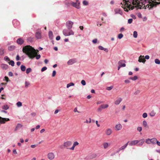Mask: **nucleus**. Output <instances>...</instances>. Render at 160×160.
I'll list each match as a JSON object with an SVG mask.
<instances>
[{
  "label": "nucleus",
  "instance_id": "obj_31",
  "mask_svg": "<svg viewBox=\"0 0 160 160\" xmlns=\"http://www.w3.org/2000/svg\"><path fill=\"white\" fill-rule=\"evenodd\" d=\"M103 148L104 149L107 148L109 146V144L108 143L105 142L103 144Z\"/></svg>",
  "mask_w": 160,
  "mask_h": 160
},
{
  "label": "nucleus",
  "instance_id": "obj_17",
  "mask_svg": "<svg viewBox=\"0 0 160 160\" xmlns=\"http://www.w3.org/2000/svg\"><path fill=\"white\" fill-rule=\"evenodd\" d=\"M139 142V141L138 140H133L129 144L130 146H133L138 144Z\"/></svg>",
  "mask_w": 160,
  "mask_h": 160
},
{
  "label": "nucleus",
  "instance_id": "obj_42",
  "mask_svg": "<svg viewBox=\"0 0 160 160\" xmlns=\"http://www.w3.org/2000/svg\"><path fill=\"white\" fill-rule=\"evenodd\" d=\"M155 63L158 64H160V61L158 59H156L155 60Z\"/></svg>",
  "mask_w": 160,
  "mask_h": 160
},
{
  "label": "nucleus",
  "instance_id": "obj_18",
  "mask_svg": "<svg viewBox=\"0 0 160 160\" xmlns=\"http://www.w3.org/2000/svg\"><path fill=\"white\" fill-rule=\"evenodd\" d=\"M78 144L79 143L78 142L76 141L74 142L72 147L70 148L69 149L71 150H74L75 147L76 146L78 145Z\"/></svg>",
  "mask_w": 160,
  "mask_h": 160
},
{
  "label": "nucleus",
  "instance_id": "obj_30",
  "mask_svg": "<svg viewBox=\"0 0 160 160\" xmlns=\"http://www.w3.org/2000/svg\"><path fill=\"white\" fill-rule=\"evenodd\" d=\"M158 141L157 139L155 138H153L151 139V143L152 144L155 143L156 142L157 143V142Z\"/></svg>",
  "mask_w": 160,
  "mask_h": 160
},
{
  "label": "nucleus",
  "instance_id": "obj_53",
  "mask_svg": "<svg viewBox=\"0 0 160 160\" xmlns=\"http://www.w3.org/2000/svg\"><path fill=\"white\" fill-rule=\"evenodd\" d=\"M143 125L144 127H146L147 125V123L146 121H144L143 122Z\"/></svg>",
  "mask_w": 160,
  "mask_h": 160
},
{
  "label": "nucleus",
  "instance_id": "obj_34",
  "mask_svg": "<svg viewBox=\"0 0 160 160\" xmlns=\"http://www.w3.org/2000/svg\"><path fill=\"white\" fill-rule=\"evenodd\" d=\"M2 108L5 110H7L9 108V107L7 105H5L2 107Z\"/></svg>",
  "mask_w": 160,
  "mask_h": 160
},
{
  "label": "nucleus",
  "instance_id": "obj_12",
  "mask_svg": "<svg viewBox=\"0 0 160 160\" xmlns=\"http://www.w3.org/2000/svg\"><path fill=\"white\" fill-rule=\"evenodd\" d=\"M97 156V155L95 154H89L87 157V159H92L95 158Z\"/></svg>",
  "mask_w": 160,
  "mask_h": 160
},
{
  "label": "nucleus",
  "instance_id": "obj_63",
  "mask_svg": "<svg viewBox=\"0 0 160 160\" xmlns=\"http://www.w3.org/2000/svg\"><path fill=\"white\" fill-rule=\"evenodd\" d=\"M20 59V58L19 55L18 54L17 55L16 57V60L17 61H19Z\"/></svg>",
  "mask_w": 160,
  "mask_h": 160
},
{
  "label": "nucleus",
  "instance_id": "obj_26",
  "mask_svg": "<svg viewBox=\"0 0 160 160\" xmlns=\"http://www.w3.org/2000/svg\"><path fill=\"white\" fill-rule=\"evenodd\" d=\"M145 142L144 139L143 138L140 139L139 141V144L138 145V146H142L144 142Z\"/></svg>",
  "mask_w": 160,
  "mask_h": 160
},
{
  "label": "nucleus",
  "instance_id": "obj_33",
  "mask_svg": "<svg viewBox=\"0 0 160 160\" xmlns=\"http://www.w3.org/2000/svg\"><path fill=\"white\" fill-rule=\"evenodd\" d=\"M33 38H32L31 37H28V38H27V42H31L33 41Z\"/></svg>",
  "mask_w": 160,
  "mask_h": 160
},
{
  "label": "nucleus",
  "instance_id": "obj_29",
  "mask_svg": "<svg viewBox=\"0 0 160 160\" xmlns=\"http://www.w3.org/2000/svg\"><path fill=\"white\" fill-rule=\"evenodd\" d=\"M5 53V50L4 49L2 48H0V55H3Z\"/></svg>",
  "mask_w": 160,
  "mask_h": 160
},
{
  "label": "nucleus",
  "instance_id": "obj_24",
  "mask_svg": "<svg viewBox=\"0 0 160 160\" xmlns=\"http://www.w3.org/2000/svg\"><path fill=\"white\" fill-rule=\"evenodd\" d=\"M22 125L21 124H18L16 126V128L15 129V131H16L17 130L19 129L22 127Z\"/></svg>",
  "mask_w": 160,
  "mask_h": 160
},
{
  "label": "nucleus",
  "instance_id": "obj_3",
  "mask_svg": "<svg viewBox=\"0 0 160 160\" xmlns=\"http://www.w3.org/2000/svg\"><path fill=\"white\" fill-rule=\"evenodd\" d=\"M73 22L71 21H68L66 23V25L68 29H70L72 28Z\"/></svg>",
  "mask_w": 160,
  "mask_h": 160
},
{
  "label": "nucleus",
  "instance_id": "obj_15",
  "mask_svg": "<svg viewBox=\"0 0 160 160\" xmlns=\"http://www.w3.org/2000/svg\"><path fill=\"white\" fill-rule=\"evenodd\" d=\"M24 42L23 40L21 38H18L17 40V42L19 45H22Z\"/></svg>",
  "mask_w": 160,
  "mask_h": 160
},
{
  "label": "nucleus",
  "instance_id": "obj_27",
  "mask_svg": "<svg viewBox=\"0 0 160 160\" xmlns=\"http://www.w3.org/2000/svg\"><path fill=\"white\" fill-rule=\"evenodd\" d=\"M6 121V118H2L0 117V123H4Z\"/></svg>",
  "mask_w": 160,
  "mask_h": 160
},
{
  "label": "nucleus",
  "instance_id": "obj_25",
  "mask_svg": "<svg viewBox=\"0 0 160 160\" xmlns=\"http://www.w3.org/2000/svg\"><path fill=\"white\" fill-rule=\"evenodd\" d=\"M48 36L50 39H52L53 38L52 32L51 31H49L48 32Z\"/></svg>",
  "mask_w": 160,
  "mask_h": 160
},
{
  "label": "nucleus",
  "instance_id": "obj_57",
  "mask_svg": "<svg viewBox=\"0 0 160 160\" xmlns=\"http://www.w3.org/2000/svg\"><path fill=\"white\" fill-rule=\"evenodd\" d=\"M147 117V114L146 113H144L142 114V117L143 118H146Z\"/></svg>",
  "mask_w": 160,
  "mask_h": 160
},
{
  "label": "nucleus",
  "instance_id": "obj_28",
  "mask_svg": "<svg viewBox=\"0 0 160 160\" xmlns=\"http://www.w3.org/2000/svg\"><path fill=\"white\" fill-rule=\"evenodd\" d=\"M15 47L14 45H12L8 47V50L9 51H12L15 49Z\"/></svg>",
  "mask_w": 160,
  "mask_h": 160
},
{
  "label": "nucleus",
  "instance_id": "obj_35",
  "mask_svg": "<svg viewBox=\"0 0 160 160\" xmlns=\"http://www.w3.org/2000/svg\"><path fill=\"white\" fill-rule=\"evenodd\" d=\"M74 84L73 82H70L68 84H67V88H68L69 87L72 86H73L74 85Z\"/></svg>",
  "mask_w": 160,
  "mask_h": 160
},
{
  "label": "nucleus",
  "instance_id": "obj_56",
  "mask_svg": "<svg viewBox=\"0 0 160 160\" xmlns=\"http://www.w3.org/2000/svg\"><path fill=\"white\" fill-rule=\"evenodd\" d=\"M140 92V90H137L135 92H134V94L135 95H137Z\"/></svg>",
  "mask_w": 160,
  "mask_h": 160
},
{
  "label": "nucleus",
  "instance_id": "obj_32",
  "mask_svg": "<svg viewBox=\"0 0 160 160\" xmlns=\"http://www.w3.org/2000/svg\"><path fill=\"white\" fill-rule=\"evenodd\" d=\"M20 68L22 72L25 71L26 69L25 66L23 65H21Z\"/></svg>",
  "mask_w": 160,
  "mask_h": 160
},
{
  "label": "nucleus",
  "instance_id": "obj_16",
  "mask_svg": "<svg viewBox=\"0 0 160 160\" xmlns=\"http://www.w3.org/2000/svg\"><path fill=\"white\" fill-rule=\"evenodd\" d=\"M76 62V60L74 59H72L69 60L67 62V64L68 65H72Z\"/></svg>",
  "mask_w": 160,
  "mask_h": 160
},
{
  "label": "nucleus",
  "instance_id": "obj_47",
  "mask_svg": "<svg viewBox=\"0 0 160 160\" xmlns=\"http://www.w3.org/2000/svg\"><path fill=\"white\" fill-rule=\"evenodd\" d=\"M123 35L122 34L120 33L118 35V38L119 39H121L123 37Z\"/></svg>",
  "mask_w": 160,
  "mask_h": 160
},
{
  "label": "nucleus",
  "instance_id": "obj_61",
  "mask_svg": "<svg viewBox=\"0 0 160 160\" xmlns=\"http://www.w3.org/2000/svg\"><path fill=\"white\" fill-rule=\"evenodd\" d=\"M97 41H98V40L97 39H95L93 40H92V42L93 43H96L97 42Z\"/></svg>",
  "mask_w": 160,
  "mask_h": 160
},
{
  "label": "nucleus",
  "instance_id": "obj_60",
  "mask_svg": "<svg viewBox=\"0 0 160 160\" xmlns=\"http://www.w3.org/2000/svg\"><path fill=\"white\" fill-rule=\"evenodd\" d=\"M4 80L7 82H8L9 80L8 79V78L7 77L5 76L4 77Z\"/></svg>",
  "mask_w": 160,
  "mask_h": 160
},
{
  "label": "nucleus",
  "instance_id": "obj_54",
  "mask_svg": "<svg viewBox=\"0 0 160 160\" xmlns=\"http://www.w3.org/2000/svg\"><path fill=\"white\" fill-rule=\"evenodd\" d=\"M41 55L40 54H37L36 56V59L38 60L40 58Z\"/></svg>",
  "mask_w": 160,
  "mask_h": 160
},
{
  "label": "nucleus",
  "instance_id": "obj_37",
  "mask_svg": "<svg viewBox=\"0 0 160 160\" xmlns=\"http://www.w3.org/2000/svg\"><path fill=\"white\" fill-rule=\"evenodd\" d=\"M138 79V77L137 76H134V77H131L129 78V79L135 81Z\"/></svg>",
  "mask_w": 160,
  "mask_h": 160
},
{
  "label": "nucleus",
  "instance_id": "obj_9",
  "mask_svg": "<svg viewBox=\"0 0 160 160\" xmlns=\"http://www.w3.org/2000/svg\"><path fill=\"white\" fill-rule=\"evenodd\" d=\"M35 36L37 39H41L42 38L41 32L39 31H37L36 32Z\"/></svg>",
  "mask_w": 160,
  "mask_h": 160
},
{
  "label": "nucleus",
  "instance_id": "obj_62",
  "mask_svg": "<svg viewBox=\"0 0 160 160\" xmlns=\"http://www.w3.org/2000/svg\"><path fill=\"white\" fill-rule=\"evenodd\" d=\"M102 15L104 17H107V13L105 12H102Z\"/></svg>",
  "mask_w": 160,
  "mask_h": 160
},
{
  "label": "nucleus",
  "instance_id": "obj_59",
  "mask_svg": "<svg viewBox=\"0 0 160 160\" xmlns=\"http://www.w3.org/2000/svg\"><path fill=\"white\" fill-rule=\"evenodd\" d=\"M98 48L100 50H104V48L101 46H99L98 47Z\"/></svg>",
  "mask_w": 160,
  "mask_h": 160
},
{
  "label": "nucleus",
  "instance_id": "obj_1",
  "mask_svg": "<svg viewBox=\"0 0 160 160\" xmlns=\"http://www.w3.org/2000/svg\"><path fill=\"white\" fill-rule=\"evenodd\" d=\"M152 1L149 2L148 0H123L125 6L129 10L133 9L135 8L137 9L148 8L150 9L151 8L155 6V4H152Z\"/></svg>",
  "mask_w": 160,
  "mask_h": 160
},
{
  "label": "nucleus",
  "instance_id": "obj_13",
  "mask_svg": "<svg viewBox=\"0 0 160 160\" xmlns=\"http://www.w3.org/2000/svg\"><path fill=\"white\" fill-rule=\"evenodd\" d=\"M128 142H128L125 145L122 146L121 148H119L118 150L116 151V153H118L120 151L122 150H123L125 148L127 147Z\"/></svg>",
  "mask_w": 160,
  "mask_h": 160
},
{
  "label": "nucleus",
  "instance_id": "obj_55",
  "mask_svg": "<svg viewBox=\"0 0 160 160\" xmlns=\"http://www.w3.org/2000/svg\"><path fill=\"white\" fill-rule=\"evenodd\" d=\"M132 19L130 18L128 19V23L129 24H131L132 22Z\"/></svg>",
  "mask_w": 160,
  "mask_h": 160
},
{
  "label": "nucleus",
  "instance_id": "obj_44",
  "mask_svg": "<svg viewBox=\"0 0 160 160\" xmlns=\"http://www.w3.org/2000/svg\"><path fill=\"white\" fill-rule=\"evenodd\" d=\"M113 86H111L110 87H107L106 89L108 91H110L113 88Z\"/></svg>",
  "mask_w": 160,
  "mask_h": 160
},
{
  "label": "nucleus",
  "instance_id": "obj_4",
  "mask_svg": "<svg viewBox=\"0 0 160 160\" xmlns=\"http://www.w3.org/2000/svg\"><path fill=\"white\" fill-rule=\"evenodd\" d=\"M108 107V104H102L98 109V112H101L102 109L106 108Z\"/></svg>",
  "mask_w": 160,
  "mask_h": 160
},
{
  "label": "nucleus",
  "instance_id": "obj_45",
  "mask_svg": "<svg viewBox=\"0 0 160 160\" xmlns=\"http://www.w3.org/2000/svg\"><path fill=\"white\" fill-rule=\"evenodd\" d=\"M145 142L147 144H150L151 143V139L149 138L146 139L145 140Z\"/></svg>",
  "mask_w": 160,
  "mask_h": 160
},
{
  "label": "nucleus",
  "instance_id": "obj_43",
  "mask_svg": "<svg viewBox=\"0 0 160 160\" xmlns=\"http://www.w3.org/2000/svg\"><path fill=\"white\" fill-rule=\"evenodd\" d=\"M18 107H20L22 106V103L20 102H18L16 103Z\"/></svg>",
  "mask_w": 160,
  "mask_h": 160
},
{
  "label": "nucleus",
  "instance_id": "obj_2",
  "mask_svg": "<svg viewBox=\"0 0 160 160\" xmlns=\"http://www.w3.org/2000/svg\"><path fill=\"white\" fill-rule=\"evenodd\" d=\"M22 51L29 58L33 59L37 54L38 53L39 51L36 50L34 48L30 45H27L24 47L22 48Z\"/></svg>",
  "mask_w": 160,
  "mask_h": 160
},
{
  "label": "nucleus",
  "instance_id": "obj_39",
  "mask_svg": "<svg viewBox=\"0 0 160 160\" xmlns=\"http://www.w3.org/2000/svg\"><path fill=\"white\" fill-rule=\"evenodd\" d=\"M31 71H32V69L31 68H28L26 69V73L27 74H28L30 72H31Z\"/></svg>",
  "mask_w": 160,
  "mask_h": 160
},
{
  "label": "nucleus",
  "instance_id": "obj_6",
  "mask_svg": "<svg viewBox=\"0 0 160 160\" xmlns=\"http://www.w3.org/2000/svg\"><path fill=\"white\" fill-rule=\"evenodd\" d=\"M114 12H115V14H119L121 15H123V13L122 10L120 8H116L114 9Z\"/></svg>",
  "mask_w": 160,
  "mask_h": 160
},
{
  "label": "nucleus",
  "instance_id": "obj_11",
  "mask_svg": "<svg viewBox=\"0 0 160 160\" xmlns=\"http://www.w3.org/2000/svg\"><path fill=\"white\" fill-rule=\"evenodd\" d=\"M48 158L50 160H52L54 158V155L52 152H50L48 154Z\"/></svg>",
  "mask_w": 160,
  "mask_h": 160
},
{
  "label": "nucleus",
  "instance_id": "obj_36",
  "mask_svg": "<svg viewBox=\"0 0 160 160\" xmlns=\"http://www.w3.org/2000/svg\"><path fill=\"white\" fill-rule=\"evenodd\" d=\"M149 114L151 117H152L155 115L156 112L153 110Z\"/></svg>",
  "mask_w": 160,
  "mask_h": 160
},
{
  "label": "nucleus",
  "instance_id": "obj_52",
  "mask_svg": "<svg viewBox=\"0 0 160 160\" xmlns=\"http://www.w3.org/2000/svg\"><path fill=\"white\" fill-rule=\"evenodd\" d=\"M142 127H138L137 128V130L138 131H139V132H140L141 131H142Z\"/></svg>",
  "mask_w": 160,
  "mask_h": 160
},
{
  "label": "nucleus",
  "instance_id": "obj_7",
  "mask_svg": "<svg viewBox=\"0 0 160 160\" xmlns=\"http://www.w3.org/2000/svg\"><path fill=\"white\" fill-rule=\"evenodd\" d=\"M148 0L149 2H150L151 1H152V3H151L152 4H155V6H153L149 10L151 9L153 7H156L157 5L160 4V2H157V1H158V0Z\"/></svg>",
  "mask_w": 160,
  "mask_h": 160
},
{
  "label": "nucleus",
  "instance_id": "obj_21",
  "mask_svg": "<svg viewBox=\"0 0 160 160\" xmlns=\"http://www.w3.org/2000/svg\"><path fill=\"white\" fill-rule=\"evenodd\" d=\"M122 99L121 98H118L115 101V104L116 105H118L122 101Z\"/></svg>",
  "mask_w": 160,
  "mask_h": 160
},
{
  "label": "nucleus",
  "instance_id": "obj_22",
  "mask_svg": "<svg viewBox=\"0 0 160 160\" xmlns=\"http://www.w3.org/2000/svg\"><path fill=\"white\" fill-rule=\"evenodd\" d=\"M124 62V61L120 60L118 62V65L120 66L121 67H125L126 66V64L125 63H123Z\"/></svg>",
  "mask_w": 160,
  "mask_h": 160
},
{
  "label": "nucleus",
  "instance_id": "obj_64",
  "mask_svg": "<svg viewBox=\"0 0 160 160\" xmlns=\"http://www.w3.org/2000/svg\"><path fill=\"white\" fill-rule=\"evenodd\" d=\"M138 16L139 18H142V15L140 13H138Z\"/></svg>",
  "mask_w": 160,
  "mask_h": 160
},
{
  "label": "nucleus",
  "instance_id": "obj_8",
  "mask_svg": "<svg viewBox=\"0 0 160 160\" xmlns=\"http://www.w3.org/2000/svg\"><path fill=\"white\" fill-rule=\"evenodd\" d=\"M79 4L80 2L78 0H77L76 2H72V6L77 8H79Z\"/></svg>",
  "mask_w": 160,
  "mask_h": 160
},
{
  "label": "nucleus",
  "instance_id": "obj_19",
  "mask_svg": "<svg viewBox=\"0 0 160 160\" xmlns=\"http://www.w3.org/2000/svg\"><path fill=\"white\" fill-rule=\"evenodd\" d=\"M115 128L117 130L119 131L122 128V126L120 124H118L115 125Z\"/></svg>",
  "mask_w": 160,
  "mask_h": 160
},
{
  "label": "nucleus",
  "instance_id": "obj_49",
  "mask_svg": "<svg viewBox=\"0 0 160 160\" xmlns=\"http://www.w3.org/2000/svg\"><path fill=\"white\" fill-rule=\"evenodd\" d=\"M81 83L82 84L83 86H85L86 84V83L85 81L84 80H82L81 82Z\"/></svg>",
  "mask_w": 160,
  "mask_h": 160
},
{
  "label": "nucleus",
  "instance_id": "obj_38",
  "mask_svg": "<svg viewBox=\"0 0 160 160\" xmlns=\"http://www.w3.org/2000/svg\"><path fill=\"white\" fill-rule=\"evenodd\" d=\"M69 36L74 35V32L71 29H69Z\"/></svg>",
  "mask_w": 160,
  "mask_h": 160
},
{
  "label": "nucleus",
  "instance_id": "obj_23",
  "mask_svg": "<svg viewBox=\"0 0 160 160\" xmlns=\"http://www.w3.org/2000/svg\"><path fill=\"white\" fill-rule=\"evenodd\" d=\"M13 25L15 27H17L19 24V22L16 20H14L12 21Z\"/></svg>",
  "mask_w": 160,
  "mask_h": 160
},
{
  "label": "nucleus",
  "instance_id": "obj_48",
  "mask_svg": "<svg viewBox=\"0 0 160 160\" xmlns=\"http://www.w3.org/2000/svg\"><path fill=\"white\" fill-rule=\"evenodd\" d=\"M30 84V83L29 82L26 81L25 82V87H28Z\"/></svg>",
  "mask_w": 160,
  "mask_h": 160
},
{
  "label": "nucleus",
  "instance_id": "obj_50",
  "mask_svg": "<svg viewBox=\"0 0 160 160\" xmlns=\"http://www.w3.org/2000/svg\"><path fill=\"white\" fill-rule=\"evenodd\" d=\"M83 4L84 5H87L88 4V2L86 0H84L83 1Z\"/></svg>",
  "mask_w": 160,
  "mask_h": 160
},
{
  "label": "nucleus",
  "instance_id": "obj_51",
  "mask_svg": "<svg viewBox=\"0 0 160 160\" xmlns=\"http://www.w3.org/2000/svg\"><path fill=\"white\" fill-rule=\"evenodd\" d=\"M47 69V68L46 67H44L41 69V72H43L46 70Z\"/></svg>",
  "mask_w": 160,
  "mask_h": 160
},
{
  "label": "nucleus",
  "instance_id": "obj_46",
  "mask_svg": "<svg viewBox=\"0 0 160 160\" xmlns=\"http://www.w3.org/2000/svg\"><path fill=\"white\" fill-rule=\"evenodd\" d=\"M4 59L5 61H7V62L10 61V60L9 58L7 56H5L4 57Z\"/></svg>",
  "mask_w": 160,
  "mask_h": 160
},
{
  "label": "nucleus",
  "instance_id": "obj_10",
  "mask_svg": "<svg viewBox=\"0 0 160 160\" xmlns=\"http://www.w3.org/2000/svg\"><path fill=\"white\" fill-rule=\"evenodd\" d=\"M138 61L140 62H142L143 63H144L146 60L144 58V56L140 55L138 58Z\"/></svg>",
  "mask_w": 160,
  "mask_h": 160
},
{
  "label": "nucleus",
  "instance_id": "obj_5",
  "mask_svg": "<svg viewBox=\"0 0 160 160\" xmlns=\"http://www.w3.org/2000/svg\"><path fill=\"white\" fill-rule=\"evenodd\" d=\"M72 144V142L71 141H68L63 143V146L67 149H68L70 148H68V147L70 146Z\"/></svg>",
  "mask_w": 160,
  "mask_h": 160
},
{
  "label": "nucleus",
  "instance_id": "obj_20",
  "mask_svg": "<svg viewBox=\"0 0 160 160\" xmlns=\"http://www.w3.org/2000/svg\"><path fill=\"white\" fill-rule=\"evenodd\" d=\"M112 132V130L110 128L107 129L105 132V133L107 135L109 136L111 135Z\"/></svg>",
  "mask_w": 160,
  "mask_h": 160
},
{
  "label": "nucleus",
  "instance_id": "obj_58",
  "mask_svg": "<svg viewBox=\"0 0 160 160\" xmlns=\"http://www.w3.org/2000/svg\"><path fill=\"white\" fill-rule=\"evenodd\" d=\"M56 74V71L55 70H54L52 72V77H54Z\"/></svg>",
  "mask_w": 160,
  "mask_h": 160
},
{
  "label": "nucleus",
  "instance_id": "obj_41",
  "mask_svg": "<svg viewBox=\"0 0 160 160\" xmlns=\"http://www.w3.org/2000/svg\"><path fill=\"white\" fill-rule=\"evenodd\" d=\"M138 34L137 32L136 31H134L133 33V37L134 38H136L137 37Z\"/></svg>",
  "mask_w": 160,
  "mask_h": 160
},
{
  "label": "nucleus",
  "instance_id": "obj_14",
  "mask_svg": "<svg viewBox=\"0 0 160 160\" xmlns=\"http://www.w3.org/2000/svg\"><path fill=\"white\" fill-rule=\"evenodd\" d=\"M62 33L63 35L65 36H69V30L64 29L63 30Z\"/></svg>",
  "mask_w": 160,
  "mask_h": 160
},
{
  "label": "nucleus",
  "instance_id": "obj_40",
  "mask_svg": "<svg viewBox=\"0 0 160 160\" xmlns=\"http://www.w3.org/2000/svg\"><path fill=\"white\" fill-rule=\"evenodd\" d=\"M9 65H11L12 66H14V62L13 60H11L9 62Z\"/></svg>",
  "mask_w": 160,
  "mask_h": 160
}]
</instances>
